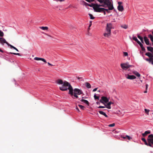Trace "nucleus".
<instances>
[{"instance_id":"1","label":"nucleus","mask_w":153,"mask_h":153,"mask_svg":"<svg viewBox=\"0 0 153 153\" xmlns=\"http://www.w3.org/2000/svg\"><path fill=\"white\" fill-rule=\"evenodd\" d=\"M101 4H97L91 3V4H87V6L93 7L94 11L96 12L99 6H102L104 7H108L109 9L112 10L114 7L112 4L111 3V0H97Z\"/></svg>"},{"instance_id":"2","label":"nucleus","mask_w":153,"mask_h":153,"mask_svg":"<svg viewBox=\"0 0 153 153\" xmlns=\"http://www.w3.org/2000/svg\"><path fill=\"white\" fill-rule=\"evenodd\" d=\"M68 89L69 90L68 94L71 95L72 98H74L73 96L76 98H78L77 94L74 93L73 88L71 84L68 82H65L63 86L60 88V90L62 91H66Z\"/></svg>"},{"instance_id":"3","label":"nucleus","mask_w":153,"mask_h":153,"mask_svg":"<svg viewBox=\"0 0 153 153\" xmlns=\"http://www.w3.org/2000/svg\"><path fill=\"white\" fill-rule=\"evenodd\" d=\"M112 27V24L111 23H107L105 30V32L103 34L105 37H108L111 35V29Z\"/></svg>"},{"instance_id":"4","label":"nucleus","mask_w":153,"mask_h":153,"mask_svg":"<svg viewBox=\"0 0 153 153\" xmlns=\"http://www.w3.org/2000/svg\"><path fill=\"white\" fill-rule=\"evenodd\" d=\"M109 101V99L106 97L105 96H102L101 99L100 100V102L105 105V103H107Z\"/></svg>"},{"instance_id":"5","label":"nucleus","mask_w":153,"mask_h":153,"mask_svg":"<svg viewBox=\"0 0 153 153\" xmlns=\"http://www.w3.org/2000/svg\"><path fill=\"white\" fill-rule=\"evenodd\" d=\"M148 143H149L152 146L153 145V134H151L149 135L147 139Z\"/></svg>"},{"instance_id":"6","label":"nucleus","mask_w":153,"mask_h":153,"mask_svg":"<svg viewBox=\"0 0 153 153\" xmlns=\"http://www.w3.org/2000/svg\"><path fill=\"white\" fill-rule=\"evenodd\" d=\"M120 66L123 69L126 70L129 68L131 65H129L127 63H121Z\"/></svg>"},{"instance_id":"7","label":"nucleus","mask_w":153,"mask_h":153,"mask_svg":"<svg viewBox=\"0 0 153 153\" xmlns=\"http://www.w3.org/2000/svg\"><path fill=\"white\" fill-rule=\"evenodd\" d=\"M73 91L74 93L78 95H79L83 94V92L82 91L78 88H75L74 89V90H73Z\"/></svg>"},{"instance_id":"8","label":"nucleus","mask_w":153,"mask_h":153,"mask_svg":"<svg viewBox=\"0 0 153 153\" xmlns=\"http://www.w3.org/2000/svg\"><path fill=\"white\" fill-rule=\"evenodd\" d=\"M100 6H99L97 9L96 12L102 13H103L104 15L106 14V13L105 10V8H103L100 7Z\"/></svg>"},{"instance_id":"9","label":"nucleus","mask_w":153,"mask_h":153,"mask_svg":"<svg viewBox=\"0 0 153 153\" xmlns=\"http://www.w3.org/2000/svg\"><path fill=\"white\" fill-rule=\"evenodd\" d=\"M6 40L4 38L2 37H0V43L3 45H4V43H5L6 44L7 43Z\"/></svg>"},{"instance_id":"10","label":"nucleus","mask_w":153,"mask_h":153,"mask_svg":"<svg viewBox=\"0 0 153 153\" xmlns=\"http://www.w3.org/2000/svg\"><path fill=\"white\" fill-rule=\"evenodd\" d=\"M144 41L146 43V44L147 45H151V44L149 43V39H148L147 37L145 36L144 37Z\"/></svg>"},{"instance_id":"11","label":"nucleus","mask_w":153,"mask_h":153,"mask_svg":"<svg viewBox=\"0 0 153 153\" xmlns=\"http://www.w3.org/2000/svg\"><path fill=\"white\" fill-rule=\"evenodd\" d=\"M141 140L143 141L144 142L145 144L146 145L153 147V146L151 144H150L149 143H148V142H147L145 138H143L141 139Z\"/></svg>"},{"instance_id":"12","label":"nucleus","mask_w":153,"mask_h":153,"mask_svg":"<svg viewBox=\"0 0 153 153\" xmlns=\"http://www.w3.org/2000/svg\"><path fill=\"white\" fill-rule=\"evenodd\" d=\"M126 78L129 79H135L136 77L134 75H130L128 74Z\"/></svg>"},{"instance_id":"13","label":"nucleus","mask_w":153,"mask_h":153,"mask_svg":"<svg viewBox=\"0 0 153 153\" xmlns=\"http://www.w3.org/2000/svg\"><path fill=\"white\" fill-rule=\"evenodd\" d=\"M34 59L36 60H42L44 62H45V63H47V62L46 60L43 58L36 57L34 58Z\"/></svg>"},{"instance_id":"14","label":"nucleus","mask_w":153,"mask_h":153,"mask_svg":"<svg viewBox=\"0 0 153 153\" xmlns=\"http://www.w3.org/2000/svg\"><path fill=\"white\" fill-rule=\"evenodd\" d=\"M57 83L59 84H61L62 85V86L61 87H59V89H60V88L62 87L64 83L65 82H67L66 81H65L64 82H63V81L61 80V79H58L57 80Z\"/></svg>"},{"instance_id":"15","label":"nucleus","mask_w":153,"mask_h":153,"mask_svg":"<svg viewBox=\"0 0 153 153\" xmlns=\"http://www.w3.org/2000/svg\"><path fill=\"white\" fill-rule=\"evenodd\" d=\"M111 104L110 103H109V102H108L107 103H105L104 105L108 109H111Z\"/></svg>"},{"instance_id":"16","label":"nucleus","mask_w":153,"mask_h":153,"mask_svg":"<svg viewBox=\"0 0 153 153\" xmlns=\"http://www.w3.org/2000/svg\"><path fill=\"white\" fill-rule=\"evenodd\" d=\"M117 9L120 11H122L123 10V7L122 5H118L117 7Z\"/></svg>"},{"instance_id":"17","label":"nucleus","mask_w":153,"mask_h":153,"mask_svg":"<svg viewBox=\"0 0 153 153\" xmlns=\"http://www.w3.org/2000/svg\"><path fill=\"white\" fill-rule=\"evenodd\" d=\"M145 55L148 56L149 58H153V55L149 52H147L146 53Z\"/></svg>"},{"instance_id":"18","label":"nucleus","mask_w":153,"mask_h":153,"mask_svg":"<svg viewBox=\"0 0 153 153\" xmlns=\"http://www.w3.org/2000/svg\"><path fill=\"white\" fill-rule=\"evenodd\" d=\"M150 131H147L145 132L144 133L142 134V135L143 137L146 136L147 134L150 133Z\"/></svg>"},{"instance_id":"19","label":"nucleus","mask_w":153,"mask_h":153,"mask_svg":"<svg viewBox=\"0 0 153 153\" xmlns=\"http://www.w3.org/2000/svg\"><path fill=\"white\" fill-rule=\"evenodd\" d=\"M81 101L84 102V103H85L88 105H89V102L86 100L84 99H82L81 100Z\"/></svg>"},{"instance_id":"20","label":"nucleus","mask_w":153,"mask_h":153,"mask_svg":"<svg viewBox=\"0 0 153 153\" xmlns=\"http://www.w3.org/2000/svg\"><path fill=\"white\" fill-rule=\"evenodd\" d=\"M99 112L100 114H102V115H103L105 117H108V116L104 112L102 111H99Z\"/></svg>"},{"instance_id":"21","label":"nucleus","mask_w":153,"mask_h":153,"mask_svg":"<svg viewBox=\"0 0 153 153\" xmlns=\"http://www.w3.org/2000/svg\"><path fill=\"white\" fill-rule=\"evenodd\" d=\"M137 37L140 39L141 42L142 43H144V41L143 40V37H141L139 35L137 34Z\"/></svg>"},{"instance_id":"22","label":"nucleus","mask_w":153,"mask_h":153,"mask_svg":"<svg viewBox=\"0 0 153 153\" xmlns=\"http://www.w3.org/2000/svg\"><path fill=\"white\" fill-rule=\"evenodd\" d=\"M147 49L148 51L151 52H153V48L151 47H147Z\"/></svg>"},{"instance_id":"23","label":"nucleus","mask_w":153,"mask_h":153,"mask_svg":"<svg viewBox=\"0 0 153 153\" xmlns=\"http://www.w3.org/2000/svg\"><path fill=\"white\" fill-rule=\"evenodd\" d=\"M133 73L137 77H140V74L136 71H133Z\"/></svg>"},{"instance_id":"24","label":"nucleus","mask_w":153,"mask_h":153,"mask_svg":"<svg viewBox=\"0 0 153 153\" xmlns=\"http://www.w3.org/2000/svg\"><path fill=\"white\" fill-rule=\"evenodd\" d=\"M85 86L88 88H91V86L90 83L88 82H86L85 83Z\"/></svg>"},{"instance_id":"25","label":"nucleus","mask_w":153,"mask_h":153,"mask_svg":"<svg viewBox=\"0 0 153 153\" xmlns=\"http://www.w3.org/2000/svg\"><path fill=\"white\" fill-rule=\"evenodd\" d=\"M40 28L43 30H48V27H40Z\"/></svg>"},{"instance_id":"26","label":"nucleus","mask_w":153,"mask_h":153,"mask_svg":"<svg viewBox=\"0 0 153 153\" xmlns=\"http://www.w3.org/2000/svg\"><path fill=\"white\" fill-rule=\"evenodd\" d=\"M132 39L134 40L137 42V43L140 42V41H139L137 39L136 37L135 36H133Z\"/></svg>"},{"instance_id":"27","label":"nucleus","mask_w":153,"mask_h":153,"mask_svg":"<svg viewBox=\"0 0 153 153\" xmlns=\"http://www.w3.org/2000/svg\"><path fill=\"white\" fill-rule=\"evenodd\" d=\"M148 37L150 38L151 41L153 42V36L151 34H149L148 35Z\"/></svg>"},{"instance_id":"28","label":"nucleus","mask_w":153,"mask_h":153,"mask_svg":"<svg viewBox=\"0 0 153 153\" xmlns=\"http://www.w3.org/2000/svg\"><path fill=\"white\" fill-rule=\"evenodd\" d=\"M121 27L125 29H126L128 28V26L126 25H121Z\"/></svg>"},{"instance_id":"29","label":"nucleus","mask_w":153,"mask_h":153,"mask_svg":"<svg viewBox=\"0 0 153 153\" xmlns=\"http://www.w3.org/2000/svg\"><path fill=\"white\" fill-rule=\"evenodd\" d=\"M7 53L8 54H13L16 55H18L19 56H21V55H20V54L19 53H12V52L9 53Z\"/></svg>"},{"instance_id":"30","label":"nucleus","mask_w":153,"mask_h":153,"mask_svg":"<svg viewBox=\"0 0 153 153\" xmlns=\"http://www.w3.org/2000/svg\"><path fill=\"white\" fill-rule=\"evenodd\" d=\"M88 15L90 16V19H94L95 17L94 16H93V15L92 14H90V13H89Z\"/></svg>"},{"instance_id":"31","label":"nucleus","mask_w":153,"mask_h":153,"mask_svg":"<svg viewBox=\"0 0 153 153\" xmlns=\"http://www.w3.org/2000/svg\"><path fill=\"white\" fill-rule=\"evenodd\" d=\"M78 106L80 108H81L82 110H84L85 108V107L84 106L82 105H78Z\"/></svg>"},{"instance_id":"32","label":"nucleus","mask_w":153,"mask_h":153,"mask_svg":"<svg viewBox=\"0 0 153 153\" xmlns=\"http://www.w3.org/2000/svg\"><path fill=\"white\" fill-rule=\"evenodd\" d=\"M146 60L150 63V62L152 61V58H149V59L147 58L146 59Z\"/></svg>"},{"instance_id":"33","label":"nucleus","mask_w":153,"mask_h":153,"mask_svg":"<svg viewBox=\"0 0 153 153\" xmlns=\"http://www.w3.org/2000/svg\"><path fill=\"white\" fill-rule=\"evenodd\" d=\"M145 112L148 115L149 114V110H148V109H145Z\"/></svg>"},{"instance_id":"34","label":"nucleus","mask_w":153,"mask_h":153,"mask_svg":"<svg viewBox=\"0 0 153 153\" xmlns=\"http://www.w3.org/2000/svg\"><path fill=\"white\" fill-rule=\"evenodd\" d=\"M9 46H10V48H14V46H13L11 45L10 44H9L8 42H7V44Z\"/></svg>"},{"instance_id":"35","label":"nucleus","mask_w":153,"mask_h":153,"mask_svg":"<svg viewBox=\"0 0 153 153\" xmlns=\"http://www.w3.org/2000/svg\"><path fill=\"white\" fill-rule=\"evenodd\" d=\"M4 35L3 33L1 30H0V36L3 37Z\"/></svg>"},{"instance_id":"36","label":"nucleus","mask_w":153,"mask_h":153,"mask_svg":"<svg viewBox=\"0 0 153 153\" xmlns=\"http://www.w3.org/2000/svg\"><path fill=\"white\" fill-rule=\"evenodd\" d=\"M115 123H113L112 124H110L109 125H108V126L110 127H112L114 126H115Z\"/></svg>"},{"instance_id":"37","label":"nucleus","mask_w":153,"mask_h":153,"mask_svg":"<svg viewBox=\"0 0 153 153\" xmlns=\"http://www.w3.org/2000/svg\"><path fill=\"white\" fill-rule=\"evenodd\" d=\"M138 44L140 46V47L141 48H143V47H144L143 46V45L140 42H139L138 43Z\"/></svg>"},{"instance_id":"38","label":"nucleus","mask_w":153,"mask_h":153,"mask_svg":"<svg viewBox=\"0 0 153 153\" xmlns=\"http://www.w3.org/2000/svg\"><path fill=\"white\" fill-rule=\"evenodd\" d=\"M138 44L140 46V47L141 48H143V47H144L143 46V45L140 42H139L138 43Z\"/></svg>"},{"instance_id":"39","label":"nucleus","mask_w":153,"mask_h":153,"mask_svg":"<svg viewBox=\"0 0 153 153\" xmlns=\"http://www.w3.org/2000/svg\"><path fill=\"white\" fill-rule=\"evenodd\" d=\"M94 97L95 99H96H96H98V100L99 99V97L98 96H96V94H95L94 95Z\"/></svg>"},{"instance_id":"40","label":"nucleus","mask_w":153,"mask_h":153,"mask_svg":"<svg viewBox=\"0 0 153 153\" xmlns=\"http://www.w3.org/2000/svg\"><path fill=\"white\" fill-rule=\"evenodd\" d=\"M123 55L124 56H127L128 55V53L126 52H123Z\"/></svg>"},{"instance_id":"41","label":"nucleus","mask_w":153,"mask_h":153,"mask_svg":"<svg viewBox=\"0 0 153 153\" xmlns=\"http://www.w3.org/2000/svg\"><path fill=\"white\" fill-rule=\"evenodd\" d=\"M126 137H127L126 138H127V139L129 140H130L131 139V138L129 137V136L126 135Z\"/></svg>"},{"instance_id":"42","label":"nucleus","mask_w":153,"mask_h":153,"mask_svg":"<svg viewBox=\"0 0 153 153\" xmlns=\"http://www.w3.org/2000/svg\"><path fill=\"white\" fill-rule=\"evenodd\" d=\"M108 7V9H105V10L108 13H109V12L108 11V10H110L109 9V7Z\"/></svg>"},{"instance_id":"43","label":"nucleus","mask_w":153,"mask_h":153,"mask_svg":"<svg viewBox=\"0 0 153 153\" xmlns=\"http://www.w3.org/2000/svg\"><path fill=\"white\" fill-rule=\"evenodd\" d=\"M141 49L143 51H145L146 50L144 47L141 48Z\"/></svg>"},{"instance_id":"44","label":"nucleus","mask_w":153,"mask_h":153,"mask_svg":"<svg viewBox=\"0 0 153 153\" xmlns=\"http://www.w3.org/2000/svg\"><path fill=\"white\" fill-rule=\"evenodd\" d=\"M105 106H100L98 107V108H105Z\"/></svg>"},{"instance_id":"45","label":"nucleus","mask_w":153,"mask_h":153,"mask_svg":"<svg viewBox=\"0 0 153 153\" xmlns=\"http://www.w3.org/2000/svg\"><path fill=\"white\" fill-rule=\"evenodd\" d=\"M150 63H151L152 65H153V58H152V61L150 62Z\"/></svg>"},{"instance_id":"46","label":"nucleus","mask_w":153,"mask_h":153,"mask_svg":"<svg viewBox=\"0 0 153 153\" xmlns=\"http://www.w3.org/2000/svg\"><path fill=\"white\" fill-rule=\"evenodd\" d=\"M118 4L119 5H121V4H122V2H118Z\"/></svg>"},{"instance_id":"47","label":"nucleus","mask_w":153,"mask_h":153,"mask_svg":"<svg viewBox=\"0 0 153 153\" xmlns=\"http://www.w3.org/2000/svg\"><path fill=\"white\" fill-rule=\"evenodd\" d=\"M97 88H96L93 89V92L95 91H96L97 90Z\"/></svg>"},{"instance_id":"48","label":"nucleus","mask_w":153,"mask_h":153,"mask_svg":"<svg viewBox=\"0 0 153 153\" xmlns=\"http://www.w3.org/2000/svg\"><path fill=\"white\" fill-rule=\"evenodd\" d=\"M146 90H147V88H148V85L147 84H146Z\"/></svg>"},{"instance_id":"49","label":"nucleus","mask_w":153,"mask_h":153,"mask_svg":"<svg viewBox=\"0 0 153 153\" xmlns=\"http://www.w3.org/2000/svg\"><path fill=\"white\" fill-rule=\"evenodd\" d=\"M13 49L17 51H19V50L15 47H14V48Z\"/></svg>"},{"instance_id":"50","label":"nucleus","mask_w":153,"mask_h":153,"mask_svg":"<svg viewBox=\"0 0 153 153\" xmlns=\"http://www.w3.org/2000/svg\"><path fill=\"white\" fill-rule=\"evenodd\" d=\"M48 64L49 65H51V66H53V65L51 64V63H50L49 62H48Z\"/></svg>"},{"instance_id":"51","label":"nucleus","mask_w":153,"mask_h":153,"mask_svg":"<svg viewBox=\"0 0 153 153\" xmlns=\"http://www.w3.org/2000/svg\"><path fill=\"white\" fill-rule=\"evenodd\" d=\"M85 3V5H87V4H88L86 2L83 1Z\"/></svg>"},{"instance_id":"52","label":"nucleus","mask_w":153,"mask_h":153,"mask_svg":"<svg viewBox=\"0 0 153 153\" xmlns=\"http://www.w3.org/2000/svg\"><path fill=\"white\" fill-rule=\"evenodd\" d=\"M109 102V103H110V104H113L114 103L113 102H111V101H110Z\"/></svg>"},{"instance_id":"53","label":"nucleus","mask_w":153,"mask_h":153,"mask_svg":"<svg viewBox=\"0 0 153 153\" xmlns=\"http://www.w3.org/2000/svg\"><path fill=\"white\" fill-rule=\"evenodd\" d=\"M46 35H47L48 36H49V37H52L53 38L52 36H51V35H48V34H46Z\"/></svg>"},{"instance_id":"54","label":"nucleus","mask_w":153,"mask_h":153,"mask_svg":"<svg viewBox=\"0 0 153 153\" xmlns=\"http://www.w3.org/2000/svg\"><path fill=\"white\" fill-rule=\"evenodd\" d=\"M76 110H77L78 111H79V108H78V107H76Z\"/></svg>"},{"instance_id":"55","label":"nucleus","mask_w":153,"mask_h":153,"mask_svg":"<svg viewBox=\"0 0 153 153\" xmlns=\"http://www.w3.org/2000/svg\"><path fill=\"white\" fill-rule=\"evenodd\" d=\"M96 103H97V105L100 104V103L99 102H97Z\"/></svg>"},{"instance_id":"56","label":"nucleus","mask_w":153,"mask_h":153,"mask_svg":"<svg viewBox=\"0 0 153 153\" xmlns=\"http://www.w3.org/2000/svg\"><path fill=\"white\" fill-rule=\"evenodd\" d=\"M124 139H126L127 137H126V136L125 137H122Z\"/></svg>"},{"instance_id":"57","label":"nucleus","mask_w":153,"mask_h":153,"mask_svg":"<svg viewBox=\"0 0 153 153\" xmlns=\"http://www.w3.org/2000/svg\"><path fill=\"white\" fill-rule=\"evenodd\" d=\"M0 52H1L2 53L3 52V51L2 50H1V49H0Z\"/></svg>"},{"instance_id":"58","label":"nucleus","mask_w":153,"mask_h":153,"mask_svg":"<svg viewBox=\"0 0 153 153\" xmlns=\"http://www.w3.org/2000/svg\"><path fill=\"white\" fill-rule=\"evenodd\" d=\"M94 1V0H90V2H93Z\"/></svg>"},{"instance_id":"59","label":"nucleus","mask_w":153,"mask_h":153,"mask_svg":"<svg viewBox=\"0 0 153 153\" xmlns=\"http://www.w3.org/2000/svg\"><path fill=\"white\" fill-rule=\"evenodd\" d=\"M91 24H90L88 27H90L91 26Z\"/></svg>"},{"instance_id":"60","label":"nucleus","mask_w":153,"mask_h":153,"mask_svg":"<svg viewBox=\"0 0 153 153\" xmlns=\"http://www.w3.org/2000/svg\"><path fill=\"white\" fill-rule=\"evenodd\" d=\"M147 92V90H146V91H144V93H146Z\"/></svg>"},{"instance_id":"61","label":"nucleus","mask_w":153,"mask_h":153,"mask_svg":"<svg viewBox=\"0 0 153 153\" xmlns=\"http://www.w3.org/2000/svg\"><path fill=\"white\" fill-rule=\"evenodd\" d=\"M90 29V27H88V31H89V30Z\"/></svg>"},{"instance_id":"62","label":"nucleus","mask_w":153,"mask_h":153,"mask_svg":"<svg viewBox=\"0 0 153 153\" xmlns=\"http://www.w3.org/2000/svg\"><path fill=\"white\" fill-rule=\"evenodd\" d=\"M90 24H92V22L91 21H90Z\"/></svg>"},{"instance_id":"63","label":"nucleus","mask_w":153,"mask_h":153,"mask_svg":"<svg viewBox=\"0 0 153 153\" xmlns=\"http://www.w3.org/2000/svg\"><path fill=\"white\" fill-rule=\"evenodd\" d=\"M151 53H151L152 54V55H153V52H151Z\"/></svg>"},{"instance_id":"64","label":"nucleus","mask_w":153,"mask_h":153,"mask_svg":"<svg viewBox=\"0 0 153 153\" xmlns=\"http://www.w3.org/2000/svg\"><path fill=\"white\" fill-rule=\"evenodd\" d=\"M152 35H153V32H152Z\"/></svg>"}]
</instances>
